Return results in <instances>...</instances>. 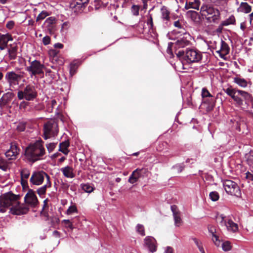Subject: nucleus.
I'll use <instances>...</instances> for the list:
<instances>
[{
    "label": "nucleus",
    "instance_id": "obj_1",
    "mask_svg": "<svg viewBox=\"0 0 253 253\" xmlns=\"http://www.w3.org/2000/svg\"><path fill=\"white\" fill-rule=\"evenodd\" d=\"M20 195H15L11 191L0 196V212L4 213L7 210L13 215H21L26 214L29 211L27 206L21 204L19 201Z\"/></svg>",
    "mask_w": 253,
    "mask_h": 253
},
{
    "label": "nucleus",
    "instance_id": "obj_2",
    "mask_svg": "<svg viewBox=\"0 0 253 253\" xmlns=\"http://www.w3.org/2000/svg\"><path fill=\"white\" fill-rule=\"evenodd\" d=\"M167 37L174 42H169L167 49V56L170 58L174 57L172 48H175V52H178L177 49L184 48L191 43V36L186 32L185 29L182 30H173L167 34Z\"/></svg>",
    "mask_w": 253,
    "mask_h": 253
},
{
    "label": "nucleus",
    "instance_id": "obj_3",
    "mask_svg": "<svg viewBox=\"0 0 253 253\" xmlns=\"http://www.w3.org/2000/svg\"><path fill=\"white\" fill-rule=\"evenodd\" d=\"M43 141L40 139L30 143L26 148L25 156L27 160L32 163L44 159L45 149Z\"/></svg>",
    "mask_w": 253,
    "mask_h": 253
},
{
    "label": "nucleus",
    "instance_id": "obj_4",
    "mask_svg": "<svg viewBox=\"0 0 253 253\" xmlns=\"http://www.w3.org/2000/svg\"><path fill=\"white\" fill-rule=\"evenodd\" d=\"M177 58L181 60L183 64H191L198 63L202 59V54L198 50L194 48H188L184 51L183 50L175 51Z\"/></svg>",
    "mask_w": 253,
    "mask_h": 253
},
{
    "label": "nucleus",
    "instance_id": "obj_5",
    "mask_svg": "<svg viewBox=\"0 0 253 253\" xmlns=\"http://www.w3.org/2000/svg\"><path fill=\"white\" fill-rule=\"evenodd\" d=\"M200 13L209 23H217L220 18L219 10L211 5L203 4L201 7Z\"/></svg>",
    "mask_w": 253,
    "mask_h": 253
},
{
    "label": "nucleus",
    "instance_id": "obj_6",
    "mask_svg": "<svg viewBox=\"0 0 253 253\" xmlns=\"http://www.w3.org/2000/svg\"><path fill=\"white\" fill-rule=\"evenodd\" d=\"M38 96V91L36 87L31 84L26 85L23 90L17 92L19 100L25 99L28 101H34Z\"/></svg>",
    "mask_w": 253,
    "mask_h": 253
},
{
    "label": "nucleus",
    "instance_id": "obj_7",
    "mask_svg": "<svg viewBox=\"0 0 253 253\" xmlns=\"http://www.w3.org/2000/svg\"><path fill=\"white\" fill-rule=\"evenodd\" d=\"M229 96L235 102L236 106L241 109L247 108L246 105L250 99V94L248 92L236 89Z\"/></svg>",
    "mask_w": 253,
    "mask_h": 253
},
{
    "label": "nucleus",
    "instance_id": "obj_8",
    "mask_svg": "<svg viewBox=\"0 0 253 253\" xmlns=\"http://www.w3.org/2000/svg\"><path fill=\"white\" fill-rule=\"evenodd\" d=\"M58 126L56 121L50 119L43 125V137L46 140L56 136L58 133Z\"/></svg>",
    "mask_w": 253,
    "mask_h": 253
},
{
    "label": "nucleus",
    "instance_id": "obj_9",
    "mask_svg": "<svg viewBox=\"0 0 253 253\" xmlns=\"http://www.w3.org/2000/svg\"><path fill=\"white\" fill-rule=\"evenodd\" d=\"M29 62L30 65L27 66L25 68V70L29 73L31 78L36 76L37 75L43 76V71L45 68L44 64L37 60H34L32 61L29 60Z\"/></svg>",
    "mask_w": 253,
    "mask_h": 253
},
{
    "label": "nucleus",
    "instance_id": "obj_10",
    "mask_svg": "<svg viewBox=\"0 0 253 253\" xmlns=\"http://www.w3.org/2000/svg\"><path fill=\"white\" fill-rule=\"evenodd\" d=\"M222 183L225 191L227 194L238 197L241 196L240 187L235 182L231 180H225L223 181Z\"/></svg>",
    "mask_w": 253,
    "mask_h": 253
},
{
    "label": "nucleus",
    "instance_id": "obj_11",
    "mask_svg": "<svg viewBox=\"0 0 253 253\" xmlns=\"http://www.w3.org/2000/svg\"><path fill=\"white\" fill-rule=\"evenodd\" d=\"M24 202L26 205L29 208V207L35 208L38 205V200L35 194L34 191L31 189L28 190V192L26 193L24 197Z\"/></svg>",
    "mask_w": 253,
    "mask_h": 253
},
{
    "label": "nucleus",
    "instance_id": "obj_12",
    "mask_svg": "<svg viewBox=\"0 0 253 253\" xmlns=\"http://www.w3.org/2000/svg\"><path fill=\"white\" fill-rule=\"evenodd\" d=\"M22 78V75L16 74L14 71L7 72L5 75V81L10 87L18 85Z\"/></svg>",
    "mask_w": 253,
    "mask_h": 253
},
{
    "label": "nucleus",
    "instance_id": "obj_13",
    "mask_svg": "<svg viewBox=\"0 0 253 253\" xmlns=\"http://www.w3.org/2000/svg\"><path fill=\"white\" fill-rule=\"evenodd\" d=\"M46 173L42 170L34 171L30 178V182L35 185L42 184L44 180Z\"/></svg>",
    "mask_w": 253,
    "mask_h": 253
},
{
    "label": "nucleus",
    "instance_id": "obj_14",
    "mask_svg": "<svg viewBox=\"0 0 253 253\" xmlns=\"http://www.w3.org/2000/svg\"><path fill=\"white\" fill-rule=\"evenodd\" d=\"M19 151L20 149L17 144L16 142H13L10 144L9 149L5 152V155L8 160H14L19 154Z\"/></svg>",
    "mask_w": 253,
    "mask_h": 253
},
{
    "label": "nucleus",
    "instance_id": "obj_15",
    "mask_svg": "<svg viewBox=\"0 0 253 253\" xmlns=\"http://www.w3.org/2000/svg\"><path fill=\"white\" fill-rule=\"evenodd\" d=\"M144 244L149 251L154 253L157 251V245L156 239L152 236H147L144 239Z\"/></svg>",
    "mask_w": 253,
    "mask_h": 253
},
{
    "label": "nucleus",
    "instance_id": "obj_16",
    "mask_svg": "<svg viewBox=\"0 0 253 253\" xmlns=\"http://www.w3.org/2000/svg\"><path fill=\"white\" fill-rule=\"evenodd\" d=\"M143 170L146 171V169H135L129 176L128 182L132 184L137 182L141 177V173Z\"/></svg>",
    "mask_w": 253,
    "mask_h": 253
},
{
    "label": "nucleus",
    "instance_id": "obj_17",
    "mask_svg": "<svg viewBox=\"0 0 253 253\" xmlns=\"http://www.w3.org/2000/svg\"><path fill=\"white\" fill-rule=\"evenodd\" d=\"M12 40L11 36L8 34L0 35V49L4 50L7 46L8 42Z\"/></svg>",
    "mask_w": 253,
    "mask_h": 253
},
{
    "label": "nucleus",
    "instance_id": "obj_18",
    "mask_svg": "<svg viewBox=\"0 0 253 253\" xmlns=\"http://www.w3.org/2000/svg\"><path fill=\"white\" fill-rule=\"evenodd\" d=\"M208 228L209 232L212 236V240L214 243V244L217 247L219 246L220 245V241L219 240L218 236L216 234V232L215 227L214 226L209 225L208 226Z\"/></svg>",
    "mask_w": 253,
    "mask_h": 253
},
{
    "label": "nucleus",
    "instance_id": "obj_19",
    "mask_svg": "<svg viewBox=\"0 0 253 253\" xmlns=\"http://www.w3.org/2000/svg\"><path fill=\"white\" fill-rule=\"evenodd\" d=\"M215 98L213 96L204 99L203 102L207 105L206 110L207 111H211L215 107Z\"/></svg>",
    "mask_w": 253,
    "mask_h": 253
},
{
    "label": "nucleus",
    "instance_id": "obj_20",
    "mask_svg": "<svg viewBox=\"0 0 253 253\" xmlns=\"http://www.w3.org/2000/svg\"><path fill=\"white\" fill-rule=\"evenodd\" d=\"M201 4L200 0H194L193 1H187L185 3V8L188 9L193 8L199 10Z\"/></svg>",
    "mask_w": 253,
    "mask_h": 253
},
{
    "label": "nucleus",
    "instance_id": "obj_21",
    "mask_svg": "<svg viewBox=\"0 0 253 253\" xmlns=\"http://www.w3.org/2000/svg\"><path fill=\"white\" fill-rule=\"evenodd\" d=\"M81 62L79 60H76L72 61L70 64V74L71 76L74 75L77 72L79 66Z\"/></svg>",
    "mask_w": 253,
    "mask_h": 253
},
{
    "label": "nucleus",
    "instance_id": "obj_22",
    "mask_svg": "<svg viewBox=\"0 0 253 253\" xmlns=\"http://www.w3.org/2000/svg\"><path fill=\"white\" fill-rule=\"evenodd\" d=\"M224 224L226 225L227 229L228 231H232L233 232H236L238 230V224L234 223L232 220H228V222H224Z\"/></svg>",
    "mask_w": 253,
    "mask_h": 253
},
{
    "label": "nucleus",
    "instance_id": "obj_23",
    "mask_svg": "<svg viewBox=\"0 0 253 253\" xmlns=\"http://www.w3.org/2000/svg\"><path fill=\"white\" fill-rule=\"evenodd\" d=\"M161 20L170 19V11L166 6L163 5L162 6L161 8Z\"/></svg>",
    "mask_w": 253,
    "mask_h": 253
},
{
    "label": "nucleus",
    "instance_id": "obj_24",
    "mask_svg": "<svg viewBox=\"0 0 253 253\" xmlns=\"http://www.w3.org/2000/svg\"><path fill=\"white\" fill-rule=\"evenodd\" d=\"M30 174V171L28 169L23 168L20 170V176L21 178V184L23 186L24 183H27V181L24 179H27L29 178Z\"/></svg>",
    "mask_w": 253,
    "mask_h": 253
},
{
    "label": "nucleus",
    "instance_id": "obj_25",
    "mask_svg": "<svg viewBox=\"0 0 253 253\" xmlns=\"http://www.w3.org/2000/svg\"><path fill=\"white\" fill-rule=\"evenodd\" d=\"M252 7L247 2H242L240 4V7L238 8V11L245 13H249L251 11Z\"/></svg>",
    "mask_w": 253,
    "mask_h": 253
},
{
    "label": "nucleus",
    "instance_id": "obj_26",
    "mask_svg": "<svg viewBox=\"0 0 253 253\" xmlns=\"http://www.w3.org/2000/svg\"><path fill=\"white\" fill-rule=\"evenodd\" d=\"M60 170L62 172L64 176L67 178H73L74 177L72 168L69 166L62 168Z\"/></svg>",
    "mask_w": 253,
    "mask_h": 253
},
{
    "label": "nucleus",
    "instance_id": "obj_27",
    "mask_svg": "<svg viewBox=\"0 0 253 253\" xmlns=\"http://www.w3.org/2000/svg\"><path fill=\"white\" fill-rule=\"evenodd\" d=\"M247 106V108L245 109H242L244 111H248L249 113L252 115V116L253 117V99L250 94V99L249 100L248 102H247V104H246Z\"/></svg>",
    "mask_w": 253,
    "mask_h": 253
},
{
    "label": "nucleus",
    "instance_id": "obj_28",
    "mask_svg": "<svg viewBox=\"0 0 253 253\" xmlns=\"http://www.w3.org/2000/svg\"><path fill=\"white\" fill-rule=\"evenodd\" d=\"M17 52V47L13 46L10 49H8L7 53L10 60H14L16 58Z\"/></svg>",
    "mask_w": 253,
    "mask_h": 253
},
{
    "label": "nucleus",
    "instance_id": "obj_29",
    "mask_svg": "<svg viewBox=\"0 0 253 253\" xmlns=\"http://www.w3.org/2000/svg\"><path fill=\"white\" fill-rule=\"evenodd\" d=\"M81 187L83 190L88 193L92 192L94 190V187H93L92 184L89 183L81 184Z\"/></svg>",
    "mask_w": 253,
    "mask_h": 253
},
{
    "label": "nucleus",
    "instance_id": "obj_30",
    "mask_svg": "<svg viewBox=\"0 0 253 253\" xmlns=\"http://www.w3.org/2000/svg\"><path fill=\"white\" fill-rule=\"evenodd\" d=\"M245 158L248 165L253 169V151H251L245 155Z\"/></svg>",
    "mask_w": 253,
    "mask_h": 253
},
{
    "label": "nucleus",
    "instance_id": "obj_31",
    "mask_svg": "<svg viewBox=\"0 0 253 253\" xmlns=\"http://www.w3.org/2000/svg\"><path fill=\"white\" fill-rule=\"evenodd\" d=\"M185 167V163H178L174 165H173L171 169L176 171L177 173H179L182 171V170L184 169Z\"/></svg>",
    "mask_w": 253,
    "mask_h": 253
},
{
    "label": "nucleus",
    "instance_id": "obj_32",
    "mask_svg": "<svg viewBox=\"0 0 253 253\" xmlns=\"http://www.w3.org/2000/svg\"><path fill=\"white\" fill-rule=\"evenodd\" d=\"M234 82L243 87H245L247 86V81L243 78L237 77H235L234 78Z\"/></svg>",
    "mask_w": 253,
    "mask_h": 253
},
{
    "label": "nucleus",
    "instance_id": "obj_33",
    "mask_svg": "<svg viewBox=\"0 0 253 253\" xmlns=\"http://www.w3.org/2000/svg\"><path fill=\"white\" fill-rule=\"evenodd\" d=\"M88 1V0H75L74 5L75 7L81 9L84 8Z\"/></svg>",
    "mask_w": 253,
    "mask_h": 253
},
{
    "label": "nucleus",
    "instance_id": "obj_34",
    "mask_svg": "<svg viewBox=\"0 0 253 253\" xmlns=\"http://www.w3.org/2000/svg\"><path fill=\"white\" fill-rule=\"evenodd\" d=\"M220 48L222 50V52H224V54H228L229 53L230 50L229 47L227 43L222 40L221 41Z\"/></svg>",
    "mask_w": 253,
    "mask_h": 253
},
{
    "label": "nucleus",
    "instance_id": "obj_35",
    "mask_svg": "<svg viewBox=\"0 0 253 253\" xmlns=\"http://www.w3.org/2000/svg\"><path fill=\"white\" fill-rule=\"evenodd\" d=\"M13 96V93L10 92H8L4 93L1 98L3 100L4 102L7 104L12 98Z\"/></svg>",
    "mask_w": 253,
    "mask_h": 253
},
{
    "label": "nucleus",
    "instance_id": "obj_36",
    "mask_svg": "<svg viewBox=\"0 0 253 253\" xmlns=\"http://www.w3.org/2000/svg\"><path fill=\"white\" fill-rule=\"evenodd\" d=\"M136 232L142 236L145 235L144 227L142 224H137L135 227Z\"/></svg>",
    "mask_w": 253,
    "mask_h": 253
},
{
    "label": "nucleus",
    "instance_id": "obj_37",
    "mask_svg": "<svg viewBox=\"0 0 253 253\" xmlns=\"http://www.w3.org/2000/svg\"><path fill=\"white\" fill-rule=\"evenodd\" d=\"M60 146L62 147V153L65 155H67L69 152V151L68 150V148L69 146V142L68 141H65L60 143Z\"/></svg>",
    "mask_w": 253,
    "mask_h": 253
},
{
    "label": "nucleus",
    "instance_id": "obj_38",
    "mask_svg": "<svg viewBox=\"0 0 253 253\" xmlns=\"http://www.w3.org/2000/svg\"><path fill=\"white\" fill-rule=\"evenodd\" d=\"M210 199L213 202L217 201L219 198V195L217 192L212 191L209 194Z\"/></svg>",
    "mask_w": 253,
    "mask_h": 253
},
{
    "label": "nucleus",
    "instance_id": "obj_39",
    "mask_svg": "<svg viewBox=\"0 0 253 253\" xmlns=\"http://www.w3.org/2000/svg\"><path fill=\"white\" fill-rule=\"evenodd\" d=\"M26 123L24 122H19L16 126V129L20 132L25 131L26 127Z\"/></svg>",
    "mask_w": 253,
    "mask_h": 253
},
{
    "label": "nucleus",
    "instance_id": "obj_40",
    "mask_svg": "<svg viewBox=\"0 0 253 253\" xmlns=\"http://www.w3.org/2000/svg\"><path fill=\"white\" fill-rule=\"evenodd\" d=\"M48 15V13L46 11H42L37 16L36 18V22H39L41 20L44 19L46 16Z\"/></svg>",
    "mask_w": 253,
    "mask_h": 253
},
{
    "label": "nucleus",
    "instance_id": "obj_41",
    "mask_svg": "<svg viewBox=\"0 0 253 253\" xmlns=\"http://www.w3.org/2000/svg\"><path fill=\"white\" fill-rule=\"evenodd\" d=\"M202 96L203 98H208L213 96L209 92V91L206 88H203L202 90Z\"/></svg>",
    "mask_w": 253,
    "mask_h": 253
},
{
    "label": "nucleus",
    "instance_id": "obj_42",
    "mask_svg": "<svg viewBox=\"0 0 253 253\" xmlns=\"http://www.w3.org/2000/svg\"><path fill=\"white\" fill-rule=\"evenodd\" d=\"M222 250L224 251H229L231 249L230 243L229 241H225L221 244Z\"/></svg>",
    "mask_w": 253,
    "mask_h": 253
},
{
    "label": "nucleus",
    "instance_id": "obj_43",
    "mask_svg": "<svg viewBox=\"0 0 253 253\" xmlns=\"http://www.w3.org/2000/svg\"><path fill=\"white\" fill-rule=\"evenodd\" d=\"M139 6L137 5H132L131 8V11L132 14L134 16L139 15Z\"/></svg>",
    "mask_w": 253,
    "mask_h": 253
},
{
    "label": "nucleus",
    "instance_id": "obj_44",
    "mask_svg": "<svg viewBox=\"0 0 253 253\" xmlns=\"http://www.w3.org/2000/svg\"><path fill=\"white\" fill-rule=\"evenodd\" d=\"M57 73L52 72L50 69H47L45 72V76L50 77L52 80L55 79Z\"/></svg>",
    "mask_w": 253,
    "mask_h": 253
},
{
    "label": "nucleus",
    "instance_id": "obj_45",
    "mask_svg": "<svg viewBox=\"0 0 253 253\" xmlns=\"http://www.w3.org/2000/svg\"><path fill=\"white\" fill-rule=\"evenodd\" d=\"M78 210L75 206H71L69 207L66 211V213L68 215H70L74 212H77Z\"/></svg>",
    "mask_w": 253,
    "mask_h": 253
},
{
    "label": "nucleus",
    "instance_id": "obj_46",
    "mask_svg": "<svg viewBox=\"0 0 253 253\" xmlns=\"http://www.w3.org/2000/svg\"><path fill=\"white\" fill-rule=\"evenodd\" d=\"M173 218L174 220V225L176 226H179L181 225L182 220L178 214L173 215Z\"/></svg>",
    "mask_w": 253,
    "mask_h": 253
},
{
    "label": "nucleus",
    "instance_id": "obj_47",
    "mask_svg": "<svg viewBox=\"0 0 253 253\" xmlns=\"http://www.w3.org/2000/svg\"><path fill=\"white\" fill-rule=\"evenodd\" d=\"M57 143H50L46 144V147L49 153H51L55 149Z\"/></svg>",
    "mask_w": 253,
    "mask_h": 253
},
{
    "label": "nucleus",
    "instance_id": "obj_48",
    "mask_svg": "<svg viewBox=\"0 0 253 253\" xmlns=\"http://www.w3.org/2000/svg\"><path fill=\"white\" fill-rule=\"evenodd\" d=\"M55 18L54 17H49L45 20V24L49 28L55 22Z\"/></svg>",
    "mask_w": 253,
    "mask_h": 253
},
{
    "label": "nucleus",
    "instance_id": "obj_49",
    "mask_svg": "<svg viewBox=\"0 0 253 253\" xmlns=\"http://www.w3.org/2000/svg\"><path fill=\"white\" fill-rule=\"evenodd\" d=\"M161 21H162V26L165 29H167V28L169 27L171 25L170 19H167V20L165 19V20H162Z\"/></svg>",
    "mask_w": 253,
    "mask_h": 253
},
{
    "label": "nucleus",
    "instance_id": "obj_50",
    "mask_svg": "<svg viewBox=\"0 0 253 253\" xmlns=\"http://www.w3.org/2000/svg\"><path fill=\"white\" fill-rule=\"evenodd\" d=\"M0 169L3 171H6L8 169V166L4 160L0 159Z\"/></svg>",
    "mask_w": 253,
    "mask_h": 253
},
{
    "label": "nucleus",
    "instance_id": "obj_51",
    "mask_svg": "<svg viewBox=\"0 0 253 253\" xmlns=\"http://www.w3.org/2000/svg\"><path fill=\"white\" fill-rule=\"evenodd\" d=\"M186 14L188 16H190L192 19H196L198 16V12L194 10H189L187 12Z\"/></svg>",
    "mask_w": 253,
    "mask_h": 253
},
{
    "label": "nucleus",
    "instance_id": "obj_52",
    "mask_svg": "<svg viewBox=\"0 0 253 253\" xmlns=\"http://www.w3.org/2000/svg\"><path fill=\"white\" fill-rule=\"evenodd\" d=\"M47 188V187L44 185L37 189V193L40 196H42L45 194Z\"/></svg>",
    "mask_w": 253,
    "mask_h": 253
},
{
    "label": "nucleus",
    "instance_id": "obj_53",
    "mask_svg": "<svg viewBox=\"0 0 253 253\" xmlns=\"http://www.w3.org/2000/svg\"><path fill=\"white\" fill-rule=\"evenodd\" d=\"M147 24L149 26V29H152L153 27V22L152 14H149Z\"/></svg>",
    "mask_w": 253,
    "mask_h": 253
},
{
    "label": "nucleus",
    "instance_id": "obj_54",
    "mask_svg": "<svg viewBox=\"0 0 253 253\" xmlns=\"http://www.w3.org/2000/svg\"><path fill=\"white\" fill-rule=\"evenodd\" d=\"M236 88H233L231 86L228 87L226 88H223V91L229 96H230L234 91Z\"/></svg>",
    "mask_w": 253,
    "mask_h": 253
},
{
    "label": "nucleus",
    "instance_id": "obj_55",
    "mask_svg": "<svg viewBox=\"0 0 253 253\" xmlns=\"http://www.w3.org/2000/svg\"><path fill=\"white\" fill-rule=\"evenodd\" d=\"M193 241L194 242L195 244L197 246V248L200 250H202V249L203 248L202 244L201 242H200L197 239L195 238H192Z\"/></svg>",
    "mask_w": 253,
    "mask_h": 253
},
{
    "label": "nucleus",
    "instance_id": "obj_56",
    "mask_svg": "<svg viewBox=\"0 0 253 253\" xmlns=\"http://www.w3.org/2000/svg\"><path fill=\"white\" fill-rule=\"evenodd\" d=\"M50 42V38L49 36H46L42 39V42L44 45H47L49 44Z\"/></svg>",
    "mask_w": 253,
    "mask_h": 253
},
{
    "label": "nucleus",
    "instance_id": "obj_57",
    "mask_svg": "<svg viewBox=\"0 0 253 253\" xmlns=\"http://www.w3.org/2000/svg\"><path fill=\"white\" fill-rule=\"evenodd\" d=\"M94 2L95 10H98L101 6L102 3L101 0H94Z\"/></svg>",
    "mask_w": 253,
    "mask_h": 253
},
{
    "label": "nucleus",
    "instance_id": "obj_58",
    "mask_svg": "<svg viewBox=\"0 0 253 253\" xmlns=\"http://www.w3.org/2000/svg\"><path fill=\"white\" fill-rule=\"evenodd\" d=\"M230 25H233L235 24L236 20L234 15H231L228 19H226Z\"/></svg>",
    "mask_w": 253,
    "mask_h": 253
},
{
    "label": "nucleus",
    "instance_id": "obj_59",
    "mask_svg": "<svg viewBox=\"0 0 253 253\" xmlns=\"http://www.w3.org/2000/svg\"><path fill=\"white\" fill-rule=\"evenodd\" d=\"M246 178L248 180L249 182L250 181L253 180V174L251 172L248 171L246 173Z\"/></svg>",
    "mask_w": 253,
    "mask_h": 253
},
{
    "label": "nucleus",
    "instance_id": "obj_60",
    "mask_svg": "<svg viewBox=\"0 0 253 253\" xmlns=\"http://www.w3.org/2000/svg\"><path fill=\"white\" fill-rule=\"evenodd\" d=\"M45 178L46 179V184L44 185L47 188L50 187L51 186V183L50 181V176L46 173V175L45 176Z\"/></svg>",
    "mask_w": 253,
    "mask_h": 253
},
{
    "label": "nucleus",
    "instance_id": "obj_61",
    "mask_svg": "<svg viewBox=\"0 0 253 253\" xmlns=\"http://www.w3.org/2000/svg\"><path fill=\"white\" fill-rule=\"evenodd\" d=\"M14 26V22L13 21H9L7 22L6 27L7 29L11 30Z\"/></svg>",
    "mask_w": 253,
    "mask_h": 253
},
{
    "label": "nucleus",
    "instance_id": "obj_62",
    "mask_svg": "<svg viewBox=\"0 0 253 253\" xmlns=\"http://www.w3.org/2000/svg\"><path fill=\"white\" fill-rule=\"evenodd\" d=\"M174 26L175 27H177L178 29H179L180 30H182V29H185L184 28H183V26L180 24L179 20L176 21L174 22Z\"/></svg>",
    "mask_w": 253,
    "mask_h": 253
},
{
    "label": "nucleus",
    "instance_id": "obj_63",
    "mask_svg": "<svg viewBox=\"0 0 253 253\" xmlns=\"http://www.w3.org/2000/svg\"><path fill=\"white\" fill-rule=\"evenodd\" d=\"M170 208L172 212L173 215L178 214L176 212L177 207L175 205L171 206Z\"/></svg>",
    "mask_w": 253,
    "mask_h": 253
},
{
    "label": "nucleus",
    "instance_id": "obj_64",
    "mask_svg": "<svg viewBox=\"0 0 253 253\" xmlns=\"http://www.w3.org/2000/svg\"><path fill=\"white\" fill-rule=\"evenodd\" d=\"M165 253H173V249L170 247H167L165 249Z\"/></svg>",
    "mask_w": 253,
    "mask_h": 253
}]
</instances>
